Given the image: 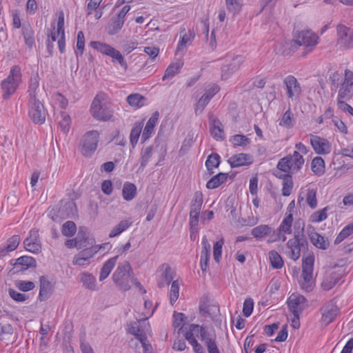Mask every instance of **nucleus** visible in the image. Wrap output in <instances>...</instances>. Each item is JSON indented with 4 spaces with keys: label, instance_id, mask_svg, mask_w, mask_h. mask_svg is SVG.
<instances>
[{
    "label": "nucleus",
    "instance_id": "nucleus-22",
    "mask_svg": "<svg viewBox=\"0 0 353 353\" xmlns=\"http://www.w3.org/2000/svg\"><path fill=\"white\" fill-rule=\"evenodd\" d=\"M39 283V293L38 299L40 301H45L50 297L53 292L54 286L45 276H40Z\"/></svg>",
    "mask_w": 353,
    "mask_h": 353
},
{
    "label": "nucleus",
    "instance_id": "nucleus-17",
    "mask_svg": "<svg viewBox=\"0 0 353 353\" xmlns=\"http://www.w3.org/2000/svg\"><path fill=\"white\" fill-rule=\"evenodd\" d=\"M202 250L201 252L200 267L203 274H205L209 269L211 245L205 236L202 238Z\"/></svg>",
    "mask_w": 353,
    "mask_h": 353
},
{
    "label": "nucleus",
    "instance_id": "nucleus-9",
    "mask_svg": "<svg viewBox=\"0 0 353 353\" xmlns=\"http://www.w3.org/2000/svg\"><path fill=\"white\" fill-rule=\"evenodd\" d=\"M28 114L32 122L41 125L46 121L48 111L38 98L28 99Z\"/></svg>",
    "mask_w": 353,
    "mask_h": 353
},
{
    "label": "nucleus",
    "instance_id": "nucleus-34",
    "mask_svg": "<svg viewBox=\"0 0 353 353\" xmlns=\"http://www.w3.org/2000/svg\"><path fill=\"white\" fill-rule=\"evenodd\" d=\"M183 65V63L181 61L170 63L166 68L162 80L165 81L173 78L180 72Z\"/></svg>",
    "mask_w": 353,
    "mask_h": 353
},
{
    "label": "nucleus",
    "instance_id": "nucleus-43",
    "mask_svg": "<svg viewBox=\"0 0 353 353\" xmlns=\"http://www.w3.org/2000/svg\"><path fill=\"white\" fill-rule=\"evenodd\" d=\"M339 280V275L335 272H332L324 279L321 284L322 288L325 290H330L338 283Z\"/></svg>",
    "mask_w": 353,
    "mask_h": 353
},
{
    "label": "nucleus",
    "instance_id": "nucleus-38",
    "mask_svg": "<svg viewBox=\"0 0 353 353\" xmlns=\"http://www.w3.org/2000/svg\"><path fill=\"white\" fill-rule=\"evenodd\" d=\"M153 146L149 145L142 148L141 151V163L139 170L143 171L152 156Z\"/></svg>",
    "mask_w": 353,
    "mask_h": 353
},
{
    "label": "nucleus",
    "instance_id": "nucleus-32",
    "mask_svg": "<svg viewBox=\"0 0 353 353\" xmlns=\"http://www.w3.org/2000/svg\"><path fill=\"white\" fill-rule=\"evenodd\" d=\"M228 179V174L224 172H219L213 176L206 183L208 189L213 190L217 188L219 185L226 181Z\"/></svg>",
    "mask_w": 353,
    "mask_h": 353
},
{
    "label": "nucleus",
    "instance_id": "nucleus-11",
    "mask_svg": "<svg viewBox=\"0 0 353 353\" xmlns=\"http://www.w3.org/2000/svg\"><path fill=\"white\" fill-rule=\"evenodd\" d=\"M283 83L287 97L292 101L299 100L302 88L297 79L294 75L289 74L284 78Z\"/></svg>",
    "mask_w": 353,
    "mask_h": 353
},
{
    "label": "nucleus",
    "instance_id": "nucleus-15",
    "mask_svg": "<svg viewBox=\"0 0 353 353\" xmlns=\"http://www.w3.org/2000/svg\"><path fill=\"white\" fill-rule=\"evenodd\" d=\"M306 298L303 295L292 294L288 301V307L292 314H301L307 307Z\"/></svg>",
    "mask_w": 353,
    "mask_h": 353
},
{
    "label": "nucleus",
    "instance_id": "nucleus-3",
    "mask_svg": "<svg viewBox=\"0 0 353 353\" xmlns=\"http://www.w3.org/2000/svg\"><path fill=\"white\" fill-rule=\"evenodd\" d=\"M295 149L292 154L281 158L276 165L277 171L293 174L298 173L305 163L303 155L310 151L303 143L295 144Z\"/></svg>",
    "mask_w": 353,
    "mask_h": 353
},
{
    "label": "nucleus",
    "instance_id": "nucleus-49",
    "mask_svg": "<svg viewBox=\"0 0 353 353\" xmlns=\"http://www.w3.org/2000/svg\"><path fill=\"white\" fill-rule=\"evenodd\" d=\"M81 281L86 288L94 290L96 288V279L90 273L84 272L81 274Z\"/></svg>",
    "mask_w": 353,
    "mask_h": 353
},
{
    "label": "nucleus",
    "instance_id": "nucleus-26",
    "mask_svg": "<svg viewBox=\"0 0 353 353\" xmlns=\"http://www.w3.org/2000/svg\"><path fill=\"white\" fill-rule=\"evenodd\" d=\"M274 174L277 178L283 179L282 194L285 196H290L293 188L292 174L279 171H276Z\"/></svg>",
    "mask_w": 353,
    "mask_h": 353
},
{
    "label": "nucleus",
    "instance_id": "nucleus-61",
    "mask_svg": "<svg viewBox=\"0 0 353 353\" xmlns=\"http://www.w3.org/2000/svg\"><path fill=\"white\" fill-rule=\"evenodd\" d=\"M293 118V114L290 109L286 110L282 116V118L279 122V125L281 126H285L288 128H292L293 126L292 123Z\"/></svg>",
    "mask_w": 353,
    "mask_h": 353
},
{
    "label": "nucleus",
    "instance_id": "nucleus-52",
    "mask_svg": "<svg viewBox=\"0 0 353 353\" xmlns=\"http://www.w3.org/2000/svg\"><path fill=\"white\" fill-rule=\"evenodd\" d=\"M341 81V88L350 90L353 92V72L350 70H345L344 77Z\"/></svg>",
    "mask_w": 353,
    "mask_h": 353
},
{
    "label": "nucleus",
    "instance_id": "nucleus-51",
    "mask_svg": "<svg viewBox=\"0 0 353 353\" xmlns=\"http://www.w3.org/2000/svg\"><path fill=\"white\" fill-rule=\"evenodd\" d=\"M230 142L234 146L245 147L249 145L251 142L250 139L245 135L243 134H235L230 137Z\"/></svg>",
    "mask_w": 353,
    "mask_h": 353
},
{
    "label": "nucleus",
    "instance_id": "nucleus-23",
    "mask_svg": "<svg viewBox=\"0 0 353 353\" xmlns=\"http://www.w3.org/2000/svg\"><path fill=\"white\" fill-rule=\"evenodd\" d=\"M57 34L60 35L58 39V47L60 53L65 52V34L64 28V14L63 11H60L57 19Z\"/></svg>",
    "mask_w": 353,
    "mask_h": 353
},
{
    "label": "nucleus",
    "instance_id": "nucleus-56",
    "mask_svg": "<svg viewBox=\"0 0 353 353\" xmlns=\"http://www.w3.org/2000/svg\"><path fill=\"white\" fill-rule=\"evenodd\" d=\"M77 231L76 224L72 221H68L62 226V234L65 236H72Z\"/></svg>",
    "mask_w": 353,
    "mask_h": 353
},
{
    "label": "nucleus",
    "instance_id": "nucleus-55",
    "mask_svg": "<svg viewBox=\"0 0 353 353\" xmlns=\"http://www.w3.org/2000/svg\"><path fill=\"white\" fill-rule=\"evenodd\" d=\"M85 47V37L84 34L82 31H79L77 33V50L75 51V55L77 58L81 57L83 54Z\"/></svg>",
    "mask_w": 353,
    "mask_h": 353
},
{
    "label": "nucleus",
    "instance_id": "nucleus-6",
    "mask_svg": "<svg viewBox=\"0 0 353 353\" xmlns=\"http://www.w3.org/2000/svg\"><path fill=\"white\" fill-rule=\"evenodd\" d=\"M90 46L101 54L110 57L112 58V62L113 63L119 64L125 71L128 70V65L127 61L119 50L109 44L96 41H91Z\"/></svg>",
    "mask_w": 353,
    "mask_h": 353
},
{
    "label": "nucleus",
    "instance_id": "nucleus-53",
    "mask_svg": "<svg viewBox=\"0 0 353 353\" xmlns=\"http://www.w3.org/2000/svg\"><path fill=\"white\" fill-rule=\"evenodd\" d=\"M185 320V316L183 313L174 312L172 325L175 329L179 328V331L183 332Z\"/></svg>",
    "mask_w": 353,
    "mask_h": 353
},
{
    "label": "nucleus",
    "instance_id": "nucleus-27",
    "mask_svg": "<svg viewBox=\"0 0 353 353\" xmlns=\"http://www.w3.org/2000/svg\"><path fill=\"white\" fill-rule=\"evenodd\" d=\"M162 270L161 278L157 281V285L159 288H163L166 285H168L173 279V271L171 267L164 263L161 267Z\"/></svg>",
    "mask_w": 353,
    "mask_h": 353
},
{
    "label": "nucleus",
    "instance_id": "nucleus-47",
    "mask_svg": "<svg viewBox=\"0 0 353 353\" xmlns=\"http://www.w3.org/2000/svg\"><path fill=\"white\" fill-rule=\"evenodd\" d=\"M17 261L19 264L18 270H25L28 268L35 265L36 261L32 256H23L17 259Z\"/></svg>",
    "mask_w": 353,
    "mask_h": 353
},
{
    "label": "nucleus",
    "instance_id": "nucleus-50",
    "mask_svg": "<svg viewBox=\"0 0 353 353\" xmlns=\"http://www.w3.org/2000/svg\"><path fill=\"white\" fill-rule=\"evenodd\" d=\"M269 259L271 265L274 269H281L283 266V261L281 255L275 250L269 252Z\"/></svg>",
    "mask_w": 353,
    "mask_h": 353
},
{
    "label": "nucleus",
    "instance_id": "nucleus-35",
    "mask_svg": "<svg viewBox=\"0 0 353 353\" xmlns=\"http://www.w3.org/2000/svg\"><path fill=\"white\" fill-rule=\"evenodd\" d=\"M128 103L135 108H140L145 105L146 98L139 93H134L128 96Z\"/></svg>",
    "mask_w": 353,
    "mask_h": 353
},
{
    "label": "nucleus",
    "instance_id": "nucleus-54",
    "mask_svg": "<svg viewBox=\"0 0 353 353\" xmlns=\"http://www.w3.org/2000/svg\"><path fill=\"white\" fill-rule=\"evenodd\" d=\"M61 119L59 123V127L63 133L67 134L70 129V117L66 112H61Z\"/></svg>",
    "mask_w": 353,
    "mask_h": 353
},
{
    "label": "nucleus",
    "instance_id": "nucleus-48",
    "mask_svg": "<svg viewBox=\"0 0 353 353\" xmlns=\"http://www.w3.org/2000/svg\"><path fill=\"white\" fill-rule=\"evenodd\" d=\"M314 261L315 258L313 254L303 258L302 261V272L313 274Z\"/></svg>",
    "mask_w": 353,
    "mask_h": 353
},
{
    "label": "nucleus",
    "instance_id": "nucleus-18",
    "mask_svg": "<svg viewBox=\"0 0 353 353\" xmlns=\"http://www.w3.org/2000/svg\"><path fill=\"white\" fill-rule=\"evenodd\" d=\"M209 128L211 136L216 141H221L224 140L223 126L218 118L214 116L209 117Z\"/></svg>",
    "mask_w": 353,
    "mask_h": 353
},
{
    "label": "nucleus",
    "instance_id": "nucleus-64",
    "mask_svg": "<svg viewBox=\"0 0 353 353\" xmlns=\"http://www.w3.org/2000/svg\"><path fill=\"white\" fill-rule=\"evenodd\" d=\"M225 3L228 10L233 14L238 13L241 8L239 0H225Z\"/></svg>",
    "mask_w": 353,
    "mask_h": 353
},
{
    "label": "nucleus",
    "instance_id": "nucleus-14",
    "mask_svg": "<svg viewBox=\"0 0 353 353\" xmlns=\"http://www.w3.org/2000/svg\"><path fill=\"white\" fill-rule=\"evenodd\" d=\"M310 144L314 152L319 155L327 154L332 150L330 141L317 135H310Z\"/></svg>",
    "mask_w": 353,
    "mask_h": 353
},
{
    "label": "nucleus",
    "instance_id": "nucleus-46",
    "mask_svg": "<svg viewBox=\"0 0 353 353\" xmlns=\"http://www.w3.org/2000/svg\"><path fill=\"white\" fill-rule=\"evenodd\" d=\"M353 234V222L345 225L334 239V244L341 243L344 239Z\"/></svg>",
    "mask_w": 353,
    "mask_h": 353
},
{
    "label": "nucleus",
    "instance_id": "nucleus-8",
    "mask_svg": "<svg viewBox=\"0 0 353 353\" xmlns=\"http://www.w3.org/2000/svg\"><path fill=\"white\" fill-rule=\"evenodd\" d=\"M99 136L97 130H90L82 137L80 152L83 156L89 157L94 154L98 146Z\"/></svg>",
    "mask_w": 353,
    "mask_h": 353
},
{
    "label": "nucleus",
    "instance_id": "nucleus-30",
    "mask_svg": "<svg viewBox=\"0 0 353 353\" xmlns=\"http://www.w3.org/2000/svg\"><path fill=\"white\" fill-rule=\"evenodd\" d=\"M272 232V228L265 224H261L252 228L251 234L256 239L262 240L270 235Z\"/></svg>",
    "mask_w": 353,
    "mask_h": 353
},
{
    "label": "nucleus",
    "instance_id": "nucleus-40",
    "mask_svg": "<svg viewBox=\"0 0 353 353\" xmlns=\"http://www.w3.org/2000/svg\"><path fill=\"white\" fill-rule=\"evenodd\" d=\"M293 220L294 219L292 213H289L288 214H286V216L284 217V219L280 223L279 226L278 227L279 228V230L283 232L285 234H290L292 232V226Z\"/></svg>",
    "mask_w": 353,
    "mask_h": 353
},
{
    "label": "nucleus",
    "instance_id": "nucleus-12",
    "mask_svg": "<svg viewBox=\"0 0 353 353\" xmlns=\"http://www.w3.org/2000/svg\"><path fill=\"white\" fill-rule=\"evenodd\" d=\"M90 112L92 117L100 121H110L113 117V111L107 106L101 105V101L98 98V95L94 97L92 102Z\"/></svg>",
    "mask_w": 353,
    "mask_h": 353
},
{
    "label": "nucleus",
    "instance_id": "nucleus-25",
    "mask_svg": "<svg viewBox=\"0 0 353 353\" xmlns=\"http://www.w3.org/2000/svg\"><path fill=\"white\" fill-rule=\"evenodd\" d=\"M339 313V310L336 305H326L322 313L321 321L325 325H328L333 322Z\"/></svg>",
    "mask_w": 353,
    "mask_h": 353
},
{
    "label": "nucleus",
    "instance_id": "nucleus-5",
    "mask_svg": "<svg viewBox=\"0 0 353 353\" xmlns=\"http://www.w3.org/2000/svg\"><path fill=\"white\" fill-rule=\"evenodd\" d=\"M21 81V72L19 65H14L11 68L10 73L7 78L1 83V89L3 94L2 98L4 100L10 99L18 88Z\"/></svg>",
    "mask_w": 353,
    "mask_h": 353
},
{
    "label": "nucleus",
    "instance_id": "nucleus-39",
    "mask_svg": "<svg viewBox=\"0 0 353 353\" xmlns=\"http://www.w3.org/2000/svg\"><path fill=\"white\" fill-rule=\"evenodd\" d=\"M221 163V157L217 153L210 154L205 161V167L210 174H212V170L216 168Z\"/></svg>",
    "mask_w": 353,
    "mask_h": 353
},
{
    "label": "nucleus",
    "instance_id": "nucleus-45",
    "mask_svg": "<svg viewBox=\"0 0 353 353\" xmlns=\"http://www.w3.org/2000/svg\"><path fill=\"white\" fill-rule=\"evenodd\" d=\"M20 236L17 234H14L12 235L6 241V244H1V245L9 254L10 252H12L17 248L20 243Z\"/></svg>",
    "mask_w": 353,
    "mask_h": 353
},
{
    "label": "nucleus",
    "instance_id": "nucleus-44",
    "mask_svg": "<svg viewBox=\"0 0 353 353\" xmlns=\"http://www.w3.org/2000/svg\"><path fill=\"white\" fill-rule=\"evenodd\" d=\"M124 24V20L117 17L111 20L110 23L107 27V32L110 35L117 34L122 28Z\"/></svg>",
    "mask_w": 353,
    "mask_h": 353
},
{
    "label": "nucleus",
    "instance_id": "nucleus-20",
    "mask_svg": "<svg viewBox=\"0 0 353 353\" xmlns=\"http://www.w3.org/2000/svg\"><path fill=\"white\" fill-rule=\"evenodd\" d=\"M243 59L242 57L237 56L234 57L230 63L223 65L221 67L222 79H228L233 73L236 72L241 68Z\"/></svg>",
    "mask_w": 353,
    "mask_h": 353
},
{
    "label": "nucleus",
    "instance_id": "nucleus-33",
    "mask_svg": "<svg viewBox=\"0 0 353 353\" xmlns=\"http://www.w3.org/2000/svg\"><path fill=\"white\" fill-rule=\"evenodd\" d=\"M137 194V186L130 182H125L122 190V196L127 201H132Z\"/></svg>",
    "mask_w": 353,
    "mask_h": 353
},
{
    "label": "nucleus",
    "instance_id": "nucleus-60",
    "mask_svg": "<svg viewBox=\"0 0 353 353\" xmlns=\"http://www.w3.org/2000/svg\"><path fill=\"white\" fill-rule=\"evenodd\" d=\"M224 244L223 239L217 241L213 247V257L216 263H219L222 255V248Z\"/></svg>",
    "mask_w": 353,
    "mask_h": 353
},
{
    "label": "nucleus",
    "instance_id": "nucleus-2",
    "mask_svg": "<svg viewBox=\"0 0 353 353\" xmlns=\"http://www.w3.org/2000/svg\"><path fill=\"white\" fill-rule=\"evenodd\" d=\"M319 40V37L311 30L296 31L290 43L289 49L284 50L282 54L290 56L297 51L299 47L303 46V56L305 57L313 51Z\"/></svg>",
    "mask_w": 353,
    "mask_h": 353
},
{
    "label": "nucleus",
    "instance_id": "nucleus-4",
    "mask_svg": "<svg viewBox=\"0 0 353 353\" xmlns=\"http://www.w3.org/2000/svg\"><path fill=\"white\" fill-rule=\"evenodd\" d=\"M307 247L308 242L304 234V222L299 220L296 223L293 238L287 242V248L289 249L287 255L296 261L300 258L301 250H307Z\"/></svg>",
    "mask_w": 353,
    "mask_h": 353
},
{
    "label": "nucleus",
    "instance_id": "nucleus-28",
    "mask_svg": "<svg viewBox=\"0 0 353 353\" xmlns=\"http://www.w3.org/2000/svg\"><path fill=\"white\" fill-rule=\"evenodd\" d=\"M39 81L40 77L39 73L37 72L32 73L28 82V99L38 98Z\"/></svg>",
    "mask_w": 353,
    "mask_h": 353
},
{
    "label": "nucleus",
    "instance_id": "nucleus-59",
    "mask_svg": "<svg viewBox=\"0 0 353 353\" xmlns=\"http://www.w3.org/2000/svg\"><path fill=\"white\" fill-rule=\"evenodd\" d=\"M328 207L314 212L310 216V221L313 223H319L325 220L327 217V211Z\"/></svg>",
    "mask_w": 353,
    "mask_h": 353
},
{
    "label": "nucleus",
    "instance_id": "nucleus-36",
    "mask_svg": "<svg viewBox=\"0 0 353 353\" xmlns=\"http://www.w3.org/2000/svg\"><path fill=\"white\" fill-rule=\"evenodd\" d=\"M325 161L321 157H314L311 162V169L316 176H322L325 173Z\"/></svg>",
    "mask_w": 353,
    "mask_h": 353
},
{
    "label": "nucleus",
    "instance_id": "nucleus-1",
    "mask_svg": "<svg viewBox=\"0 0 353 353\" xmlns=\"http://www.w3.org/2000/svg\"><path fill=\"white\" fill-rule=\"evenodd\" d=\"M183 336L188 343L192 347L195 353H205L204 347L198 342V337L204 343L208 353H221L216 342V335L214 330L208 332L205 327L192 323L185 327Z\"/></svg>",
    "mask_w": 353,
    "mask_h": 353
},
{
    "label": "nucleus",
    "instance_id": "nucleus-42",
    "mask_svg": "<svg viewBox=\"0 0 353 353\" xmlns=\"http://www.w3.org/2000/svg\"><path fill=\"white\" fill-rule=\"evenodd\" d=\"M203 201L202 193L199 192H195L191 201L190 212L200 214Z\"/></svg>",
    "mask_w": 353,
    "mask_h": 353
},
{
    "label": "nucleus",
    "instance_id": "nucleus-31",
    "mask_svg": "<svg viewBox=\"0 0 353 353\" xmlns=\"http://www.w3.org/2000/svg\"><path fill=\"white\" fill-rule=\"evenodd\" d=\"M118 256H113L107 260L103 265L99 274V281L105 280L110 274L117 263Z\"/></svg>",
    "mask_w": 353,
    "mask_h": 353
},
{
    "label": "nucleus",
    "instance_id": "nucleus-19",
    "mask_svg": "<svg viewBox=\"0 0 353 353\" xmlns=\"http://www.w3.org/2000/svg\"><path fill=\"white\" fill-rule=\"evenodd\" d=\"M232 168L250 165L253 163V157L247 153H239L232 155L228 160Z\"/></svg>",
    "mask_w": 353,
    "mask_h": 353
},
{
    "label": "nucleus",
    "instance_id": "nucleus-29",
    "mask_svg": "<svg viewBox=\"0 0 353 353\" xmlns=\"http://www.w3.org/2000/svg\"><path fill=\"white\" fill-rule=\"evenodd\" d=\"M141 321H143V319L137 322H130L128 325V333L134 336L139 341H144L145 338L147 337L145 331L139 325Z\"/></svg>",
    "mask_w": 353,
    "mask_h": 353
},
{
    "label": "nucleus",
    "instance_id": "nucleus-21",
    "mask_svg": "<svg viewBox=\"0 0 353 353\" xmlns=\"http://www.w3.org/2000/svg\"><path fill=\"white\" fill-rule=\"evenodd\" d=\"M14 329L12 324L0 318V341L7 343L14 341Z\"/></svg>",
    "mask_w": 353,
    "mask_h": 353
},
{
    "label": "nucleus",
    "instance_id": "nucleus-41",
    "mask_svg": "<svg viewBox=\"0 0 353 353\" xmlns=\"http://www.w3.org/2000/svg\"><path fill=\"white\" fill-rule=\"evenodd\" d=\"M301 277L303 279L301 282V288L307 292H312L314 287V283L312 280L313 274L302 272Z\"/></svg>",
    "mask_w": 353,
    "mask_h": 353
},
{
    "label": "nucleus",
    "instance_id": "nucleus-58",
    "mask_svg": "<svg viewBox=\"0 0 353 353\" xmlns=\"http://www.w3.org/2000/svg\"><path fill=\"white\" fill-rule=\"evenodd\" d=\"M269 239L268 240V243H274L276 241H282L285 242L287 239L285 234L279 230V228H277L276 230H273L270 235H269Z\"/></svg>",
    "mask_w": 353,
    "mask_h": 353
},
{
    "label": "nucleus",
    "instance_id": "nucleus-10",
    "mask_svg": "<svg viewBox=\"0 0 353 353\" xmlns=\"http://www.w3.org/2000/svg\"><path fill=\"white\" fill-rule=\"evenodd\" d=\"M336 45L340 50L353 49V28L339 24L336 26Z\"/></svg>",
    "mask_w": 353,
    "mask_h": 353
},
{
    "label": "nucleus",
    "instance_id": "nucleus-62",
    "mask_svg": "<svg viewBox=\"0 0 353 353\" xmlns=\"http://www.w3.org/2000/svg\"><path fill=\"white\" fill-rule=\"evenodd\" d=\"M210 99L207 95L203 94V96L199 99L194 107V111L196 114L201 113L203 112L205 106L210 101Z\"/></svg>",
    "mask_w": 353,
    "mask_h": 353
},
{
    "label": "nucleus",
    "instance_id": "nucleus-16",
    "mask_svg": "<svg viewBox=\"0 0 353 353\" xmlns=\"http://www.w3.org/2000/svg\"><path fill=\"white\" fill-rule=\"evenodd\" d=\"M307 232L310 242L316 248L320 250H327L330 246L328 240L321 236L319 233L316 232L315 228L312 225H308L307 228Z\"/></svg>",
    "mask_w": 353,
    "mask_h": 353
},
{
    "label": "nucleus",
    "instance_id": "nucleus-63",
    "mask_svg": "<svg viewBox=\"0 0 353 353\" xmlns=\"http://www.w3.org/2000/svg\"><path fill=\"white\" fill-rule=\"evenodd\" d=\"M142 130V126L141 125L134 126L130 131V139L131 144L134 146L139 140L141 132Z\"/></svg>",
    "mask_w": 353,
    "mask_h": 353
},
{
    "label": "nucleus",
    "instance_id": "nucleus-7",
    "mask_svg": "<svg viewBox=\"0 0 353 353\" xmlns=\"http://www.w3.org/2000/svg\"><path fill=\"white\" fill-rule=\"evenodd\" d=\"M132 273L130 263L125 261L119 263L112 274L114 283L121 290L128 291L130 289V279Z\"/></svg>",
    "mask_w": 353,
    "mask_h": 353
},
{
    "label": "nucleus",
    "instance_id": "nucleus-13",
    "mask_svg": "<svg viewBox=\"0 0 353 353\" xmlns=\"http://www.w3.org/2000/svg\"><path fill=\"white\" fill-rule=\"evenodd\" d=\"M24 248L32 253L37 254L41 251V243L39 239V230L32 228L27 238L23 241Z\"/></svg>",
    "mask_w": 353,
    "mask_h": 353
},
{
    "label": "nucleus",
    "instance_id": "nucleus-24",
    "mask_svg": "<svg viewBox=\"0 0 353 353\" xmlns=\"http://www.w3.org/2000/svg\"><path fill=\"white\" fill-rule=\"evenodd\" d=\"M159 117V112L156 111L152 114V115L147 121L141 136L142 143L146 141L153 134L154 132V128L158 122Z\"/></svg>",
    "mask_w": 353,
    "mask_h": 353
},
{
    "label": "nucleus",
    "instance_id": "nucleus-37",
    "mask_svg": "<svg viewBox=\"0 0 353 353\" xmlns=\"http://www.w3.org/2000/svg\"><path fill=\"white\" fill-rule=\"evenodd\" d=\"M132 221L129 219L121 220L117 225H115L109 233V237L113 238L120 235L123 232L126 230L132 225Z\"/></svg>",
    "mask_w": 353,
    "mask_h": 353
},
{
    "label": "nucleus",
    "instance_id": "nucleus-57",
    "mask_svg": "<svg viewBox=\"0 0 353 353\" xmlns=\"http://www.w3.org/2000/svg\"><path fill=\"white\" fill-rule=\"evenodd\" d=\"M179 283L177 280L173 281L170 290V303L173 305L179 298Z\"/></svg>",
    "mask_w": 353,
    "mask_h": 353
}]
</instances>
